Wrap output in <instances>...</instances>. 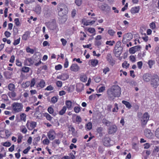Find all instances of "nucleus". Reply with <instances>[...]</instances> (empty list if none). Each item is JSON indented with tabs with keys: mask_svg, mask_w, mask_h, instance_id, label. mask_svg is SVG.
<instances>
[{
	"mask_svg": "<svg viewBox=\"0 0 159 159\" xmlns=\"http://www.w3.org/2000/svg\"><path fill=\"white\" fill-rule=\"evenodd\" d=\"M107 33L110 36H113L116 33V31L112 29H109L107 31Z\"/></svg>",
	"mask_w": 159,
	"mask_h": 159,
	"instance_id": "nucleus-25",
	"label": "nucleus"
},
{
	"mask_svg": "<svg viewBox=\"0 0 159 159\" xmlns=\"http://www.w3.org/2000/svg\"><path fill=\"white\" fill-rule=\"evenodd\" d=\"M66 110V107L64 106L62 108L59 112V114L61 115H63L65 112Z\"/></svg>",
	"mask_w": 159,
	"mask_h": 159,
	"instance_id": "nucleus-30",
	"label": "nucleus"
},
{
	"mask_svg": "<svg viewBox=\"0 0 159 159\" xmlns=\"http://www.w3.org/2000/svg\"><path fill=\"white\" fill-rule=\"evenodd\" d=\"M70 69L72 71H77L79 70V67L77 64H73L71 66Z\"/></svg>",
	"mask_w": 159,
	"mask_h": 159,
	"instance_id": "nucleus-17",
	"label": "nucleus"
},
{
	"mask_svg": "<svg viewBox=\"0 0 159 159\" xmlns=\"http://www.w3.org/2000/svg\"><path fill=\"white\" fill-rule=\"evenodd\" d=\"M56 85L58 87H61L62 86V82L60 81H57L56 82Z\"/></svg>",
	"mask_w": 159,
	"mask_h": 159,
	"instance_id": "nucleus-58",
	"label": "nucleus"
},
{
	"mask_svg": "<svg viewBox=\"0 0 159 159\" xmlns=\"http://www.w3.org/2000/svg\"><path fill=\"white\" fill-rule=\"evenodd\" d=\"M30 149V146L28 147L27 148L25 149L23 151V153L25 154L27 153Z\"/></svg>",
	"mask_w": 159,
	"mask_h": 159,
	"instance_id": "nucleus-62",
	"label": "nucleus"
},
{
	"mask_svg": "<svg viewBox=\"0 0 159 159\" xmlns=\"http://www.w3.org/2000/svg\"><path fill=\"white\" fill-rule=\"evenodd\" d=\"M122 103L124 104L125 106L126 107L129 109H130L132 107L131 104L128 101L123 100L122 101Z\"/></svg>",
	"mask_w": 159,
	"mask_h": 159,
	"instance_id": "nucleus-22",
	"label": "nucleus"
},
{
	"mask_svg": "<svg viewBox=\"0 0 159 159\" xmlns=\"http://www.w3.org/2000/svg\"><path fill=\"white\" fill-rule=\"evenodd\" d=\"M121 93V89L117 85H113L107 91L108 98L113 99L115 98L120 97Z\"/></svg>",
	"mask_w": 159,
	"mask_h": 159,
	"instance_id": "nucleus-1",
	"label": "nucleus"
},
{
	"mask_svg": "<svg viewBox=\"0 0 159 159\" xmlns=\"http://www.w3.org/2000/svg\"><path fill=\"white\" fill-rule=\"evenodd\" d=\"M80 80L82 81L85 82L87 80V78L85 75H82L80 76Z\"/></svg>",
	"mask_w": 159,
	"mask_h": 159,
	"instance_id": "nucleus-32",
	"label": "nucleus"
},
{
	"mask_svg": "<svg viewBox=\"0 0 159 159\" xmlns=\"http://www.w3.org/2000/svg\"><path fill=\"white\" fill-rule=\"evenodd\" d=\"M48 111L50 114H52L53 113V109L52 107H49L48 108Z\"/></svg>",
	"mask_w": 159,
	"mask_h": 159,
	"instance_id": "nucleus-57",
	"label": "nucleus"
},
{
	"mask_svg": "<svg viewBox=\"0 0 159 159\" xmlns=\"http://www.w3.org/2000/svg\"><path fill=\"white\" fill-rule=\"evenodd\" d=\"M30 34V33L29 31L25 32V34L22 36V39L24 40H26Z\"/></svg>",
	"mask_w": 159,
	"mask_h": 159,
	"instance_id": "nucleus-24",
	"label": "nucleus"
},
{
	"mask_svg": "<svg viewBox=\"0 0 159 159\" xmlns=\"http://www.w3.org/2000/svg\"><path fill=\"white\" fill-rule=\"evenodd\" d=\"M122 48H115L114 52L116 57H118L120 55L122 52Z\"/></svg>",
	"mask_w": 159,
	"mask_h": 159,
	"instance_id": "nucleus-15",
	"label": "nucleus"
},
{
	"mask_svg": "<svg viewBox=\"0 0 159 159\" xmlns=\"http://www.w3.org/2000/svg\"><path fill=\"white\" fill-rule=\"evenodd\" d=\"M159 78L157 75L154 74L152 75L151 79V84L154 88H157L159 85Z\"/></svg>",
	"mask_w": 159,
	"mask_h": 159,
	"instance_id": "nucleus-4",
	"label": "nucleus"
},
{
	"mask_svg": "<svg viewBox=\"0 0 159 159\" xmlns=\"http://www.w3.org/2000/svg\"><path fill=\"white\" fill-rule=\"evenodd\" d=\"M155 63V61L154 60H150L148 61V65L149 67L150 68H151L152 66Z\"/></svg>",
	"mask_w": 159,
	"mask_h": 159,
	"instance_id": "nucleus-27",
	"label": "nucleus"
},
{
	"mask_svg": "<svg viewBox=\"0 0 159 159\" xmlns=\"http://www.w3.org/2000/svg\"><path fill=\"white\" fill-rule=\"evenodd\" d=\"M30 68L29 67L24 66L22 67V71L25 73L28 72L30 70Z\"/></svg>",
	"mask_w": 159,
	"mask_h": 159,
	"instance_id": "nucleus-41",
	"label": "nucleus"
},
{
	"mask_svg": "<svg viewBox=\"0 0 159 159\" xmlns=\"http://www.w3.org/2000/svg\"><path fill=\"white\" fill-rule=\"evenodd\" d=\"M26 115L24 113H22L20 115V120L24 122H25L26 120Z\"/></svg>",
	"mask_w": 159,
	"mask_h": 159,
	"instance_id": "nucleus-26",
	"label": "nucleus"
},
{
	"mask_svg": "<svg viewBox=\"0 0 159 159\" xmlns=\"http://www.w3.org/2000/svg\"><path fill=\"white\" fill-rule=\"evenodd\" d=\"M140 9V7L138 6L132 7L130 10V12L132 14H134L139 12Z\"/></svg>",
	"mask_w": 159,
	"mask_h": 159,
	"instance_id": "nucleus-16",
	"label": "nucleus"
},
{
	"mask_svg": "<svg viewBox=\"0 0 159 159\" xmlns=\"http://www.w3.org/2000/svg\"><path fill=\"white\" fill-rule=\"evenodd\" d=\"M115 43V41L114 40H109L107 41L106 43V44L107 45H108L109 46H112Z\"/></svg>",
	"mask_w": 159,
	"mask_h": 159,
	"instance_id": "nucleus-36",
	"label": "nucleus"
},
{
	"mask_svg": "<svg viewBox=\"0 0 159 159\" xmlns=\"http://www.w3.org/2000/svg\"><path fill=\"white\" fill-rule=\"evenodd\" d=\"M44 116L46 117L47 120L49 121H51L52 118V117L48 113H45Z\"/></svg>",
	"mask_w": 159,
	"mask_h": 159,
	"instance_id": "nucleus-39",
	"label": "nucleus"
},
{
	"mask_svg": "<svg viewBox=\"0 0 159 159\" xmlns=\"http://www.w3.org/2000/svg\"><path fill=\"white\" fill-rule=\"evenodd\" d=\"M121 44V43L120 41H117L116 43L115 48H122L120 46Z\"/></svg>",
	"mask_w": 159,
	"mask_h": 159,
	"instance_id": "nucleus-44",
	"label": "nucleus"
},
{
	"mask_svg": "<svg viewBox=\"0 0 159 159\" xmlns=\"http://www.w3.org/2000/svg\"><path fill=\"white\" fill-rule=\"evenodd\" d=\"M50 141L47 138L43 141V143L44 144L48 145Z\"/></svg>",
	"mask_w": 159,
	"mask_h": 159,
	"instance_id": "nucleus-50",
	"label": "nucleus"
},
{
	"mask_svg": "<svg viewBox=\"0 0 159 159\" xmlns=\"http://www.w3.org/2000/svg\"><path fill=\"white\" fill-rule=\"evenodd\" d=\"M105 87L104 86L101 87L98 89V93H102L105 90Z\"/></svg>",
	"mask_w": 159,
	"mask_h": 159,
	"instance_id": "nucleus-49",
	"label": "nucleus"
},
{
	"mask_svg": "<svg viewBox=\"0 0 159 159\" xmlns=\"http://www.w3.org/2000/svg\"><path fill=\"white\" fill-rule=\"evenodd\" d=\"M86 34L84 33L80 32V40H84V38L86 37Z\"/></svg>",
	"mask_w": 159,
	"mask_h": 159,
	"instance_id": "nucleus-35",
	"label": "nucleus"
},
{
	"mask_svg": "<svg viewBox=\"0 0 159 159\" xmlns=\"http://www.w3.org/2000/svg\"><path fill=\"white\" fill-rule=\"evenodd\" d=\"M114 106L115 107L112 109V111L113 112H117L119 109L117 104V103H115Z\"/></svg>",
	"mask_w": 159,
	"mask_h": 159,
	"instance_id": "nucleus-45",
	"label": "nucleus"
},
{
	"mask_svg": "<svg viewBox=\"0 0 159 159\" xmlns=\"http://www.w3.org/2000/svg\"><path fill=\"white\" fill-rule=\"evenodd\" d=\"M101 78L99 76H97L94 79V81L96 83H99L101 80Z\"/></svg>",
	"mask_w": 159,
	"mask_h": 159,
	"instance_id": "nucleus-59",
	"label": "nucleus"
},
{
	"mask_svg": "<svg viewBox=\"0 0 159 159\" xmlns=\"http://www.w3.org/2000/svg\"><path fill=\"white\" fill-rule=\"evenodd\" d=\"M111 139L109 137H106L103 139V143L106 146H109L110 145Z\"/></svg>",
	"mask_w": 159,
	"mask_h": 159,
	"instance_id": "nucleus-13",
	"label": "nucleus"
},
{
	"mask_svg": "<svg viewBox=\"0 0 159 159\" xmlns=\"http://www.w3.org/2000/svg\"><path fill=\"white\" fill-rule=\"evenodd\" d=\"M103 130V128L99 127H98L97 129V132L99 134H102V132Z\"/></svg>",
	"mask_w": 159,
	"mask_h": 159,
	"instance_id": "nucleus-47",
	"label": "nucleus"
},
{
	"mask_svg": "<svg viewBox=\"0 0 159 159\" xmlns=\"http://www.w3.org/2000/svg\"><path fill=\"white\" fill-rule=\"evenodd\" d=\"M152 75L148 73L144 74L143 76V80L146 82H149L151 79Z\"/></svg>",
	"mask_w": 159,
	"mask_h": 159,
	"instance_id": "nucleus-11",
	"label": "nucleus"
},
{
	"mask_svg": "<svg viewBox=\"0 0 159 159\" xmlns=\"http://www.w3.org/2000/svg\"><path fill=\"white\" fill-rule=\"evenodd\" d=\"M88 31L90 33L92 34L95 32V30L94 28H89L88 29Z\"/></svg>",
	"mask_w": 159,
	"mask_h": 159,
	"instance_id": "nucleus-48",
	"label": "nucleus"
},
{
	"mask_svg": "<svg viewBox=\"0 0 159 159\" xmlns=\"http://www.w3.org/2000/svg\"><path fill=\"white\" fill-rule=\"evenodd\" d=\"M130 60L132 62H134L136 61V58L134 56L131 55L129 57Z\"/></svg>",
	"mask_w": 159,
	"mask_h": 159,
	"instance_id": "nucleus-56",
	"label": "nucleus"
},
{
	"mask_svg": "<svg viewBox=\"0 0 159 159\" xmlns=\"http://www.w3.org/2000/svg\"><path fill=\"white\" fill-rule=\"evenodd\" d=\"M94 19H95V20H92L90 21H86L84 22V25L86 26L93 25L95 23L96 20H97V18H94Z\"/></svg>",
	"mask_w": 159,
	"mask_h": 159,
	"instance_id": "nucleus-19",
	"label": "nucleus"
},
{
	"mask_svg": "<svg viewBox=\"0 0 159 159\" xmlns=\"http://www.w3.org/2000/svg\"><path fill=\"white\" fill-rule=\"evenodd\" d=\"M89 62L90 65L93 67L96 66L98 64V61L97 59H92L90 60Z\"/></svg>",
	"mask_w": 159,
	"mask_h": 159,
	"instance_id": "nucleus-18",
	"label": "nucleus"
},
{
	"mask_svg": "<svg viewBox=\"0 0 159 159\" xmlns=\"http://www.w3.org/2000/svg\"><path fill=\"white\" fill-rule=\"evenodd\" d=\"M129 64L127 63V61H125L124 62L122 63V66L123 68H125L126 69H127L129 68Z\"/></svg>",
	"mask_w": 159,
	"mask_h": 159,
	"instance_id": "nucleus-29",
	"label": "nucleus"
},
{
	"mask_svg": "<svg viewBox=\"0 0 159 159\" xmlns=\"http://www.w3.org/2000/svg\"><path fill=\"white\" fill-rule=\"evenodd\" d=\"M140 46H136L130 48L129 49V52L130 53L134 54L138 50L140 49Z\"/></svg>",
	"mask_w": 159,
	"mask_h": 159,
	"instance_id": "nucleus-14",
	"label": "nucleus"
},
{
	"mask_svg": "<svg viewBox=\"0 0 159 159\" xmlns=\"http://www.w3.org/2000/svg\"><path fill=\"white\" fill-rule=\"evenodd\" d=\"M22 138L23 136L21 134H20L18 135L17 139V142L18 143H21Z\"/></svg>",
	"mask_w": 159,
	"mask_h": 159,
	"instance_id": "nucleus-46",
	"label": "nucleus"
},
{
	"mask_svg": "<svg viewBox=\"0 0 159 159\" xmlns=\"http://www.w3.org/2000/svg\"><path fill=\"white\" fill-rule=\"evenodd\" d=\"M36 123L34 121H28L26 126L29 130H32L36 126Z\"/></svg>",
	"mask_w": 159,
	"mask_h": 159,
	"instance_id": "nucleus-8",
	"label": "nucleus"
},
{
	"mask_svg": "<svg viewBox=\"0 0 159 159\" xmlns=\"http://www.w3.org/2000/svg\"><path fill=\"white\" fill-rule=\"evenodd\" d=\"M8 88L9 90L11 91H13L15 88V85L13 84L10 83L8 85Z\"/></svg>",
	"mask_w": 159,
	"mask_h": 159,
	"instance_id": "nucleus-28",
	"label": "nucleus"
},
{
	"mask_svg": "<svg viewBox=\"0 0 159 159\" xmlns=\"http://www.w3.org/2000/svg\"><path fill=\"white\" fill-rule=\"evenodd\" d=\"M56 133L53 129H51L47 133V136L50 140H53L56 137Z\"/></svg>",
	"mask_w": 159,
	"mask_h": 159,
	"instance_id": "nucleus-6",
	"label": "nucleus"
},
{
	"mask_svg": "<svg viewBox=\"0 0 159 159\" xmlns=\"http://www.w3.org/2000/svg\"><path fill=\"white\" fill-rule=\"evenodd\" d=\"M69 77V75L66 74H64L60 76V79L62 80H65Z\"/></svg>",
	"mask_w": 159,
	"mask_h": 159,
	"instance_id": "nucleus-23",
	"label": "nucleus"
},
{
	"mask_svg": "<svg viewBox=\"0 0 159 159\" xmlns=\"http://www.w3.org/2000/svg\"><path fill=\"white\" fill-rule=\"evenodd\" d=\"M150 27L152 29H154L156 28L155 24L154 22L151 23L150 24Z\"/></svg>",
	"mask_w": 159,
	"mask_h": 159,
	"instance_id": "nucleus-55",
	"label": "nucleus"
},
{
	"mask_svg": "<svg viewBox=\"0 0 159 159\" xmlns=\"http://www.w3.org/2000/svg\"><path fill=\"white\" fill-rule=\"evenodd\" d=\"M72 120L74 122H78V124H79L80 122V116H77L76 115L74 114L73 115Z\"/></svg>",
	"mask_w": 159,
	"mask_h": 159,
	"instance_id": "nucleus-20",
	"label": "nucleus"
},
{
	"mask_svg": "<svg viewBox=\"0 0 159 159\" xmlns=\"http://www.w3.org/2000/svg\"><path fill=\"white\" fill-rule=\"evenodd\" d=\"M150 116L147 112L144 113L140 119L141 124L142 126H145L147 123Z\"/></svg>",
	"mask_w": 159,
	"mask_h": 159,
	"instance_id": "nucleus-5",
	"label": "nucleus"
},
{
	"mask_svg": "<svg viewBox=\"0 0 159 159\" xmlns=\"http://www.w3.org/2000/svg\"><path fill=\"white\" fill-rule=\"evenodd\" d=\"M137 65L138 68L139 69H141L143 65L142 62L141 61L138 62H137Z\"/></svg>",
	"mask_w": 159,
	"mask_h": 159,
	"instance_id": "nucleus-61",
	"label": "nucleus"
},
{
	"mask_svg": "<svg viewBox=\"0 0 159 159\" xmlns=\"http://www.w3.org/2000/svg\"><path fill=\"white\" fill-rule=\"evenodd\" d=\"M12 108L16 112L21 111L23 108V105L21 103L14 102L12 105Z\"/></svg>",
	"mask_w": 159,
	"mask_h": 159,
	"instance_id": "nucleus-3",
	"label": "nucleus"
},
{
	"mask_svg": "<svg viewBox=\"0 0 159 159\" xmlns=\"http://www.w3.org/2000/svg\"><path fill=\"white\" fill-rule=\"evenodd\" d=\"M35 11L38 14H39L40 13L41 11V7L39 6H37L35 9Z\"/></svg>",
	"mask_w": 159,
	"mask_h": 159,
	"instance_id": "nucleus-33",
	"label": "nucleus"
},
{
	"mask_svg": "<svg viewBox=\"0 0 159 159\" xmlns=\"http://www.w3.org/2000/svg\"><path fill=\"white\" fill-rule=\"evenodd\" d=\"M155 135L157 137L159 138V127L156 130L155 133Z\"/></svg>",
	"mask_w": 159,
	"mask_h": 159,
	"instance_id": "nucleus-63",
	"label": "nucleus"
},
{
	"mask_svg": "<svg viewBox=\"0 0 159 159\" xmlns=\"http://www.w3.org/2000/svg\"><path fill=\"white\" fill-rule=\"evenodd\" d=\"M103 123L105 124L107 126H109L110 124V122L107 120L106 119H104L102 120Z\"/></svg>",
	"mask_w": 159,
	"mask_h": 159,
	"instance_id": "nucleus-42",
	"label": "nucleus"
},
{
	"mask_svg": "<svg viewBox=\"0 0 159 159\" xmlns=\"http://www.w3.org/2000/svg\"><path fill=\"white\" fill-rule=\"evenodd\" d=\"M20 131L24 134H26L27 130L25 126H23L20 127Z\"/></svg>",
	"mask_w": 159,
	"mask_h": 159,
	"instance_id": "nucleus-40",
	"label": "nucleus"
},
{
	"mask_svg": "<svg viewBox=\"0 0 159 159\" xmlns=\"http://www.w3.org/2000/svg\"><path fill=\"white\" fill-rule=\"evenodd\" d=\"M86 127L89 130L91 129L92 127V123L90 122L88 123L86 125Z\"/></svg>",
	"mask_w": 159,
	"mask_h": 159,
	"instance_id": "nucleus-43",
	"label": "nucleus"
},
{
	"mask_svg": "<svg viewBox=\"0 0 159 159\" xmlns=\"http://www.w3.org/2000/svg\"><path fill=\"white\" fill-rule=\"evenodd\" d=\"M117 128L116 125H113L110 127L108 129V133L109 134H114L116 131Z\"/></svg>",
	"mask_w": 159,
	"mask_h": 159,
	"instance_id": "nucleus-12",
	"label": "nucleus"
},
{
	"mask_svg": "<svg viewBox=\"0 0 159 159\" xmlns=\"http://www.w3.org/2000/svg\"><path fill=\"white\" fill-rule=\"evenodd\" d=\"M58 15L61 17H66L68 13V9L67 6L64 4L60 6L58 8Z\"/></svg>",
	"mask_w": 159,
	"mask_h": 159,
	"instance_id": "nucleus-2",
	"label": "nucleus"
},
{
	"mask_svg": "<svg viewBox=\"0 0 159 159\" xmlns=\"http://www.w3.org/2000/svg\"><path fill=\"white\" fill-rule=\"evenodd\" d=\"M54 89L53 87L51 85H50L47 87L45 89V90L48 91H51Z\"/></svg>",
	"mask_w": 159,
	"mask_h": 159,
	"instance_id": "nucleus-51",
	"label": "nucleus"
},
{
	"mask_svg": "<svg viewBox=\"0 0 159 159\" xmlns=\"http://www.w3.org/2000/svg\"><path fill=\"white\" fill-rule=\"evenodd\" d=\"M15 23L16 25L18 26L20 24V22L19 21V19L16 18L14 20Z\"/></svg>",
	"mask_w": 159,
	"mask_h": 159,
	"instance_id": "nucleus-60",
	"label": "nucleus"
},
{
	"mask_svg": "<svg viewBox=\"0 0 159 159\" xmlns=\"http://www.w3.org/2000/svg\"><path fill=\"white\" fill-rule=\"evenodd\" d=\"M66 104L68 109L70 108L71 107L72 102L70 101L67 100L66 101Z\"/></svg>",
	"mask_w": 159,
	"mask_h": 159,
	"instance_id": "nucleus-34",
	"label": "nucleus"
},
{
	"mask_svg": "<svg viewBox=\"0 0 159 159\" xmlns=\"http://www.w3.org/2000/svg\"><path fill=\"white\" fill-rule=\"evenodd\" d=\"M35 84V80L34 78L32 79L31 80L30 83V87H32L34 86Z\"/></svg>",
	"mask_w": 159,
	"mask_h": 159,
	"instance_id": "nucleus-53",
	"label": "nucleus"
},
{
	"mask_svg": "<svg viewBox=\"0 0 159 159\" xmlns=\"http://www.w3.org/2000/svg\"><path fill=\"white\" fill-rule=\"evenodd\" d=\"M20 38H19L18 39L16 40H15L14 41V43H13V44L14 45H16L19 44L20 43Z\"/></svg>",
	"mask_w": 159,
	"mask_h": 159,
	"instance_id": "nucleus-52",
	"label": "nucleus"
},
{
	"mask_svg": "<svg viewBox=\"0 0 159 159\" xmlns=\"http://www.w3.org/2000/svg\"><path fill=\"white\" fill-rule=\"evenodd\" d=\"M34 62V60L31 58H26L25 61V65L29 66L32 65Z\"/></svg>",
	"mask_w": 159,
	"mask_h": 159,
	"instance_id": "nucleus-9",
	"label": "nucleus"
},
{
	"mask_svg": "<svg viewBox=\"0 0 159 159\" xmlns=\"http://www.w3.org/2000/svg\"><path fill=\"white\" fill-rule=\"evenodd\" d=\"M61 42L63 46H65L66 45L67 43V41L65 39L63 38L61 39Z\"/></svg>",
	"mask_w": 159,
	"mask_h": 159,
	"instance_id": "nucleus-64",
	"label": "nucleus"
},
{
	"mask_svg": "<svg viewBox=\"0 0 159 159\" xmlns=\"http://www.w3.org/2000/svg\"><path fill=\"white\" fill-rule=\"evenodd\" d=\"M110 71V69L108 67H106L103 69V73L105 74H106L107 73Z\"/></svg>",
	"mask_w": 159,
	"mask_h": 159,
	"instance_id": "nucleus-54",
	"label": "nucleus"
},
{
	"mask_svg": "<svg viewBox=\"0 0 159 159\" xmlns=\"http://www.w3.org/2000/svg\"><path fill=\"white\" fill-rule=\"evenodd\" d=\"M144 134L145 136L148 139L152 138L153 134L151 130L148 129H146L144 131Z\"/></svg>",
	"mask_w": 159,
	"mask_h": 159,
	"instance_id": "nucleus-10",
	"label": "nucleus"
},
{
	"mask_svg": "<svg viewBox=\"0 0 159 159\" xmlns=\"http://www.w3.org/2000/svg\"><path fill=\"white\" fill-rule=\"evenodd\" d=\"M26 51L27 52L30 53L31 54H33L34 52V50L30 48L29 47H27L26 48Z\"/></svg>",
	"mask_w": 159,
	"mask_h": 159,
	"instance_id": "nucleus-38",
	"label": "nucleus"
},
{
	"mask_svg": "<svg viewBox=\"0 0 159 159\" xmlns=\"http://www.w3.org/2000/svg\"><path fill=\"white\" fill-rule=\"evenodd\" d=\"M8 95L11 98H14L16 96V93L14 91L9 92L8 93Z\"/></svg>",
	"mask_w": 159,
	"mask_h": 159,
	"instance_id": "nucleus-21",
	"label": "nucleus"
},
{
	"mask_svg": "<svg viewBox=\"0 0 159 159\" xmlns=\"http://www.w3.org/2000/svg\"><path fill=\"white\" fill-rule=\"evenodd\" d=\"M106 59L107 61L111 66H113L115 64L116 61L112 58L111 53H109L107 54Z\"/></svg>",
	"mask_w": 159,
	"mask_h": 159,
	"instance_id": "nucleus-7",
	"label": "nucleus"
},
{
	"mask_svg": "<svg viewBox=\"0 0 159 159\" xmlns=\"http://www.w3.org/2000/svg\"><path fill=\"white\" fill-rule=\"evenodd\" d=\"M58 99V97L57 96H54L51 99V102L53 103H55L56 102Z\"/></svg>",
	"mask_w": 159,
	"mask_h": 159,
	"instance_id": "nucleus-37",
	"label": "nucleus"
},
{
	"mask_svg": "<svg viewBox=\"0 0 159 159\" xmlns=\"http://www.w3.org/2000/svg\"><path fill=\"white\" fill-rule=\"evenodd\" d=\"M45 84V82L43 80H41L39 83L38 84L39 86L41 88H43Z\"/></svg>",
	"mask_w": 159,
	"mask_h": 159,
	"instance_id": "nucleus-31",
	"label": "nucleus"
}]
</instances>
